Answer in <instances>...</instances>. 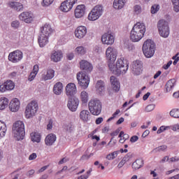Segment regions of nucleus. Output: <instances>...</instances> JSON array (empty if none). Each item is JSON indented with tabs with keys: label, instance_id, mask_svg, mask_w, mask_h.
Here are the masks:
<instances>
[{
	"label": "nucleus",
	"instance_id": "obj_21",
	"mask_svg": "<svg viewBox=\"0 0 179 179\" xmlns=\"http://www.w3.org/2000/svg\"><path fill=\"white\" fill-rule=\"evenodd\" d=\"M172 129V131L179 132V124H173V126H161L158 130L157 131V134H160L162 132H164V131H167L168 129Z\"/></svg>",
	"mask_w": 179,
	"mask_h": 179
},
{
	"label": "nucleus",
	"instance_id": "obj_54",
	"mask_svg": "<svg viewBox=\"0 0 179 179\" xmlns=\"http://www.w3.org/2000/svg\"><path fill=\"white\" fill-rule=\"evenodd\" d=\"M171 64H173V61L171 60L166 64H164L163 66V68L166 70L169 69V68H170V66H171Z\"/></svg>",
	"mask_w": 179,
	"mask_h": 179
},
{
	"label": "nucleus",
	"instance_id": "obj_60",
	"mask_svg": "<svg viewBox=\"0 0 179 179\" xmlns=\"http://www.w3.org/2000/svg\"><path fill=\"white\" fill-rule=\"evenodd\" d=\"M47 127H48V129H52V120H49Z\"/></svg>",
	"mask_w": 179,
	"mask_h": 179
},
{
	"label": "nucleus",
	"instance_id": "obj_6",
	"mask_svg": "<svg viewBox=\"0 0 179 179\" xmlns=\"http://www.w3.org/2000/svg\"><path fill=\"white\" fill-rule=\"evenodd\" d=\"M157 29L161 37L167 38L170 34V29L169 28V22L164 20H159L157 23Z\"/></svg>",
	"mask_w": 179,
	"mask_h": 179
},
{
	"label": "nucleus",
	"instance_id": "obj_32",
	"mask_svg": "<svg viewBox=\"0 0 179 179\" xmlns=\"http://www.w3.org/2000/svg\"><path fill=\"white\" fill-rule=\"evenodd\" d=\"M38 43L40 47H45L48 44V36L41 34L38 38Z\"/></svg>",
	"mask_w": 179,
	"mask_h": 179
},
{
	"label": "nucleus",
	"instance_id": "obj_15",
	"mask_svg": "<svg viewBox=\"0 0 179 179\" xmlns=\"http://www.w3.org/2000/svg\"><path fill=\"white\" fill-rule=\"evenodd\" d=\"M76 85L75 83H70L66 86V94L68 97H75L77 93Z\"/></svg>",
	"mask_w": 179,
	"mask_h": 179
},
{
	"label": "nucleus",
	"instance_id": "obj_16",
	"mask_svg": "<svg viewBox=\"0 0 179 179\" xmlns=\"http://www.w3.org/2000/svg\"><path fill=\"white\" fill-rule=\"evenodd\" d=\"M115 40V38L111 34L106 33L101 36V41L103 44H107V45H111V44H114Z\"/></svg>",
	"mask_w": 179,
	"mask_h": 179
},
{
	"label": "nucleus",
	"instance_id": "obj_20",
	"mask_svg": "<svg viewBox=\"0 0 179 179\" xmlns=\"http://www.w3.org/2000/svg\"><path fill=\"white\" fill-rule=\"evenodd\" d=\"M19 108H20V101L17 99H13L9 103V109L13 113H16V111H19Z\"/></svg>",
	"mask_w": 179,
	"mask_h": 179
},
{
	"label": "nucleus",
	"instance_id": "obj_62",
	"mask_svg": "<svg viewBox=\"0 0 179 179\" xmlns=\"http://www.w3.org/2000/svg\"><path fill=\"white\" fill-rule=\"evenodd\" d=\"M73 53H69L67 55V59H69V61H72V59H73Z\"/></svg>",
	"mask_w": 179,
	"mask_h": 179
},
{
	"label": "nucleus",
	"instance_id": "obj_57",
	"mask_svg": "<svg viewBox=\"0 0 179 179\" xmlns=\"http://www.w3.org/2000/svg\"><path fill=\"white\" fill-rule=\"evenodd\" d=\"M102 122H103V117H98L95 121V124H96V125H100V124H101Z\"/></svg>",
	"mask_w": 179,
	"mask_h": 179
},
{
	"label": "nucleus",
	"instance_id": "obj_46",
	"mask_svg": "<svg viewBox=\"0 0 179 179\" xmlns=\"http://www.w3.org/2000/svg\"><path fill=\"white\" fill-rule=\"evenodd\" d=\"M20 26V22L18 20H14L11 22V27L16 30L17 29H19V27Z\"/></svg>",
	"mask_w": 179,
	"mask_h": 179
},
{
	"label": "nucleus",
	"instance_id": "obj_64",
	"mask_svg": "<svg viewBox=\"0 0 179 179\" xmlns=\"http://www.w3.org/2000/svg\"><path fill=\"white\" fill-rule=\"evenodd\" d=\"M89 175H83L78 178V179H88Z\"/></svg>",
	"mask_w": 179,
	"mask_h": 179
},
{
	"label": "nucleus",
	"instance_id": "obj_1",
	"mask_svg": "<svg viewBox=\"0 0 179 179\" xmlns=\"http://www.w3.org/2000/svg\"><path fill=\"white\" fill-rule=\"evenodd\" d=\"M117 52L115 48L108 47L106 49V55L108 68L114 75L120 76L121 73H127L129 64L124 59H119L116 63H114L115 62V59H117Z\"/></svg>",
	"mask_w": 179,
	"mask_h": 179
},
{
	"label": "nucleus",
	"instance_id": "obj_28",
	"mask_svg": "<svg viewBox=\"0 0 179 179\" xmlns=\"http://www.w3.org/2000/svg\"><path fill=\"white\" fill-rule=\"evenodd\" d=\"M62 58V52L61 51H55L51 55V60L53 62H59Z\"/></svg>",
	"mask_w": 179,
	"mask_h": 179
},
{
	"label": "nucleus",
	"instance_id": "obj_30",
	"mask_svg": "<svg viewBox=\"0 0 179 179\" xmlns=\"http://www.w3.org/2000/svg\"><path fill=\"white\" fill-rule=\"evenodd\" d=\"M110 83L112 85L113 90H115V92H118V90H120V83L118 82L115 76H113L110 77Z\"/></svg>",
	"mask_w": 179,
	"mask_h": 179
},
{
	"label": "nucleus",
	"instance_id": "obj_58",
	"mask_svg": "<svg viewBox=\"0 0 179 179\" xmlns=\"http://www.w3.org/2000/svg\"><path fill=\"white\" fill-rule=\"evenodd\" d=\"M120 134V129H116L115 131H113V132H112L111 134H110V136H117V135H118Z\"/></svg>",
	"mask_w": 179,
	"mask_h": 179
},
{
	"label": "nucleus",
	"instance_id": "obj_2",
	"mask_svg": "<svg viewBox=\"0 0 179 179\" xmlns=\"http://www.w3.org/2000/svg\"><path fill=\"white\" fill-rule=\"evenodd\" d=\"M145 33H146L145 24L137 22L134 25L130 32V39L133 43H138V41H141L143 38Z\"/></svg>",
	"mask_w": 179,
	"mask_h": 179
},
{
	"label": "nucleus",
	"instance_id": "obj_5",
	"mask_svg": "<svg viewBox=\"0 0 179 179\" xmlns=\"http://www.w3.org/2000/svg\"><path fill=\"white\" fill-rule=\"evenodd\" d=\"M89 110L92 115H100L101 113V101L95 99H92L89 103Z\"/></svg>",
	"mask_w": 179,
	"mask_h": 179
},
{
	"label": "nucleus",
	"instance_id": "obj_26",
	"mask_svg": "<svg viewBox=\"0 0 179 179\" xmlns=\"http://www.w3.org/2000/svg\"><path fill=\"white\" fill-rule=\"evenodd\" d=\"M96 89L99 94H104L106 90L104 82H103V80H98L96 85Z\"/></svg>",
	"mask_w": 179,
	"mask_h": 179
},
{
	"label": "nucleus",
	"instance_id": "obj_41",
	"mask_svg": "<svg viewBox=\"0 0 179 179\" xmlns=\"http://www.w3.org/2000/svg\"><path fill=\"white\" fill-rule=\"evenodd\" d=\"M167 150V145H161L153 149L151 153H157V152H164Z\"/></svg>",
	"mask_w": 179,
	"mask_h": 179
},
{
	"label": "nucleus",
	"instance_id": "obj_25",
	"mask_svg": "<svg viewBox=\"0 0 179 179\" xmlns=\"http://www.w3.org/2000/svg\"><path fill=\"white\" fill-rule=\"evenodd\" d=\"M8 6L12 9L17 10V12H20V10H23V4L22 3L17 1H11L8 3Z\"/></svg>",
	"mask_w": 179,
	"mask_h": 179
},
{
	"label": "nucleus",
	"instance_id": "obj_47",
	"mask_svg": "<svg viewBox=\"0 0 179 179\" xmlns=\"http://www.w3.org/2000/svg\"><path fill=\"white\" fill-rule=\"evenodd\" d=\"M120 113V110H117L113 114V116L109 117L108 120H107V122H110V121H112V120H114V118H115V117H117L119 113Z\"/></svg>",
	"mask_w": 179,
	"mask_h": 179
},
{
	"label": "nucleus",
	"instance_id": "obj_36",
	"mask_svg": "<svg viewBox=\"0 0 179 179\" xmlns=\"http://www.w3.org/2000/svg\"><path fill=\"white\" fill-rule=\"evenodd\" d=\"M8 104H9V99L3 97L0 99V110H5Z\"/></svg>",
	"mask_w": 179,
	"mask_h": 179
},
{
	"label": "nucleus",
	"instance_id": "obj_24",
	"mask_svg": "<svg viewBox=\"0 0 179 179\" xmlns=\"http://www.w3.org/2000/svg\"><path fill=\"white\" fill-rule=\"evenodd\" d=\"M55 75V71L53 69H48L46 73L42 74L41 78L42 80H51Z\"/></svg>",
	"mask_w": 179,
	"mask_h": 179
},
{
	"label": "nucleus",
	"instance_id": "obj_31",
	"mask_svg": "<svg viewBox=\"0 0 179 179\" xmlns=\"http://www.w3.org/2000/svg\"><path fill=\"white\" fill-rule=\"evenodd\" d=\"M63 128L67 134H72L75 131V124L73 122L66 123Z\"/></svg>",
	"mask_w": 179,
	"mask_h": 179
},
{
	"label": "nucleus",
	"instance_id": "obj_9",
	"mask_svg": "<svg viewBox=\"0 0 179 179\" xmlns=\"http://www.w3.org/2000/svg\"><path fill=\"white\" fill-rule=\"evenodd\" d=\"M103 6L97 5L96 6L92 11L89 13L88 19L89 20H97L100 16L103 15Z\"/></svg>",
	"mask_w": 179,
	"mask_h": 179
},
{
	"label": "nucleus",
	"instance_id": "obj_27",
	"mask_svg": "<svg viewBox=\"0 0 179 179\" xmlns=\"http://www.w3.org/2000/svg\"><path fill=\"white\" fill-rule=\"evenodd\" d=\"M80 118L84 121V122H87L90 120V112L87 110H82L80 113Z\"/></svg>",
	"mask_w": 179,
	"mask_h": 179
},
{
	"label": "nucleus",
	"instance_id": "obj_12",
	"mask_svg": "<svg viewBox=\"0 0 179 179\" xmlns=\"http://www.w3.org/2000/svg\"><path fill=\"white\" fill-rule=\"evenodd\" d=\"M76 2H78V0H66L63 1L60 6V10L62 12H69Z\"/></svg>",
	"mask_w": 179,
	"mask_h": 179
},
{
	"label": "nucleus",
	"instance_id": "obj_63",
	"mask_svg": "<svg viewBox=\"0 0 179 179\" xmlns=\"http://www.w3.org/2000/svg\"><path fill=\"white\" fill-rule=\"evenodd\" d=\"M33 174H34V170H30L28 171L27 176V177H31V176H33Z\"/></svg>",
	"mask_w": 179,
	"mask_h": 179
},
{
	"label": "nucleus",
	"instance_id": "obj_56",
	"mask_svg": "<svg viewBox=\"0 0 179 179\" xmlns=\"http://www.w3.org/2000/svg\"><path fill=\"white\" fill-rule=\"evenodd\" d=\"M36 157H37V154L34 152L29 155V160H34V159H36Z\"/></svg>",
	"mask_w": 179,
	"mask_h": 179
},
{
	"label": "nucleus",
	"instance_id": "obj_59",
	"mask_svg": "<svg viewBox=\"0 0 179 179\" xmlns=\"http://www.w3.org/2000/svg\"><path fill=\"white\" fill-rule=\"evenodd\" d=\"M173 10L174 12H179V4H173Z\"/></svg>",
	"mask_w": 179,
	"mask_h": 179
},
{
	"label": "nucleus",
	"instance_id": "obj_3",
	"mask_svg": "<svg viewBox=\"0 0 179 179\" xmlns=\"http://www.w3.org/2000/svg\"><path fill=\"white\" fill-rule=\"evenodd\" d=\"M13 134H14V137L16 138L17 141L24 139V136L26 135L24 123L20 120L15 122L13 125Z\"/></svg>",
	"mask_w": 179,
	"mask_h": 179
},
{
	"label": "nucleus",
	"instance_id": "obj_48",
	"mask_svg": "<svg viewBox=\"0 0 179 179\" xmlns=\"http://www.w3.org/2000/svg\"><path fill=\"white\" fill-rule=\"evenodd\" d=\"M134 12H135V13H136V15H139V13H141V12H142V7H141V6H139V5L134 6Z\"/></svg>",
	"mask_w": 179,
	"mask_h": 179
},
{
	"label": "nucleus",
	"instance_id": "obj_22",
	"mask_svg": "<svg viewBox=\"0 0 179 179\" xmlns=\"http://www.w3.org/2000/svg\"><path fill=\"white\" fill-rule=\"evenodd\" d=\"M41 31L43 36L45 37H50V35L52 33V28L49 24H45L43 27L41 28Z\"/></svg>",
	"mask_w": 179,
	"mask_h": 179
},
{
	"label": "nucleus",
	"instance_id": "obj_29",
	"mask_svg": "<svg viewBox=\"0 0 179 179\" xmlns=\"http://www.w3.org/2000/svg\"><path fill=\"white\" fill-rule=\"evenodd\" d=\"M63 89H64V85L62 84L61 82H59L54 85L53 92L55 94H57V96H59V94L62 93Z\"/></svg>",
	"mask_w": 179,
	"mask_h": 179
},
{
	"label": "nucleus",
	"instance_id": "obj_40",
	"mask_svg": "<svg viewBox=\"0 0 179 179\" xmlns=\"http://www.w3.org/2000/svg\"><path fill=\"white\" fill-rule=\"evenodd\" d=\"M7 90H13L15 89V83L12 80H7L4 83Z\"/></svg>",
	"mask_w": 179,
	"mask_h": 179
},
{
	"label": "nucleus",
	"instance_id": "obj_23",
	"mask_svg": "<svg viewBox=\"0 0 179 179\" xmlns=\"http://www.w3.org/2000/svg\"><path fill=\"white\" fill-rule=\"evenodd\" d=\"M57 141V136L54 134H48L45 139V143L47 146H52Z\"/></svg>",
	"mask_w": 179,
	"mask_h": 179
},
{
	"label": "nucleus",
	"instance_id": "obj_7",
	"mask_svg": "<svg viewBox=\"0 0 179 179\" xmlns=\"http://www.w3.org/2000/svg\"><path fill=\"white\" fill-rule=\"evenodd\" d=\"M37 110H38V104L37 102L36 101H31L26 107V118H31V117H34L36 113H37Z\"/></svg>",
	"mask_w": 179,
	"mask_h": 179
},
{
	"label": "nucleus",
	"instance_id": "obj_53",
	"mask_svg": "<svg viewBox=\"0 0 179 179\" xmlns=\"http://www.w3.org/2000/svg\"><path fill=\"white\" fill-rule=\"evenodd\" d=\"M36 75H37V74H36V73L31 72V73H30L29 78H28V80H29L30 82H31V80H34V78H36Z\"/></svg>",
	"mask_w": 179,
	"mask_h": 179
},
{
	"label": "nucleus",
	"instance_id": "obj_19",
	"mask_svg": "<svg viewBox=\"0 0 179 179\" xmlns=\"http://www.w3.org/2000/svg\"><path fill=\"white\" fill-rule=\"evenodd\" d=\"M85 10L86 6L85 5H78L75 9V17L77 19H80V17H83Z\"/></svg>",
	"mask_w": 179,
	"mask_h": 179
},
{
	"label": "nucleus",
	"instance_id": "obj_4",
	"mask_svg": "<svg viewBox=\"0 0 179 179\" xmlns=\"http://www.w3.org/2000/svg\"><path fill=\"white\" fill-rule=\"evenodd\" d=\"M142 50L146 58H152L156 51V45L153 41L148 39L144 42Z\"/></svg>",
	"mask_w": 179,
	"mask_h": 179
},
{
	"label": "nucleus",
	"instance_id": "obj_49",
	"mask_svg": "<svg viewBox=\"0 0 179 179\" xmlns=\"http://www.w3.org/2000/svg\"><path fill=\"white\" fill-rule=\"evenodd\" d=\"M153 110H155V104H150L145 108V111L147 113H150V111H153Z\"/></svg>",
	"mask_w": 179,
	"mask_h": 179
},
{
	"label": "nucleus",
	"instance_id": "obj_52",
	"mask_svg": "<svg viewBox=\"0 0 179 179\" xmlns=\"http://www.w3.org/2000/svg\"><path fill=\"white\" fill-rule=\"evenodd\" d=\"M138 139H139L138 136H133L130 138V142H131V143H135V142H137Z\"/></svg>",
	"mask_w": 179,
	"mask_h": 179
},
{
	"label": "nucleus",
	"instance_id": "obj_11",
	"mask_svg": "<svg viewBox=\"0 0 179 179\" xmlns=\"http://www.w3.org/2000/svg\"><path fill=\"white\" fill-rule=\"evenodd\" d=\"M78 106L79 99L76 98V96H71L69 98L67 107L70 111H76V110H78Z\"/></svg>",
	"mask_w": 179,
	"mask_h": 179
},
{
	"label": "nucleus",
	"instance_id": "obj_13",
	"mask_svg": "<svg viewBox=\"0 0 179 179\" xmlns=\"http://www.w3.org/2000/svg\"><path fill=\"white\" fill-rule=\"evenodd\" d=\"M80 68L83 71L80 73H87V75H89V73L93 71V66L86 60H82L80 62Z\"/></svg>",
	"mask_w": 179,
	"mask_h": 179
},
{
	"label": "nucleus",
	"instance_id": "obj_51",
	"mask_svg": "<svg viewBox=\"0 0 179 179\" xmlns=\"http://www.w3.org/2000/svg\"><path fill=\"white\" fill-rule=\"evenodd\" d=\"M8 90L6 88V85H5V83L0 85V92L1 93H3L4 92H6Z\"/></svg>",
	"mask_w": 179,
	"mask_h": 179
},
{
	"label": "nucleus",
	"instance_id": "obj_43",
	"mask_svg": "<svg viewBox=\"0 0 179 179\" xmlns=\"http://www.w3.org/2000/svg\"><path fill=\"white\" fill-rule=\"evenodd\" d=\"M169 114L173 118H179V109H173L170 111Z\"/></svg>",
	"mask_w": 179,
	"mask_h": 179
},
{
	"label": "nucleus",
	"instance_id": "obj_42",
	"mask_svg": "<svg viewBox=\"0 0 179 179\" xmlns=\"http://www.w3.org/2000/svg\"><path fill=\"white\" fill-rule=\"evenodd\" d=\"M76 51L80 55H85L86 54V48L83 46H78L76 48Z\"/></svg>",
	"mask_w": 179,
	"mask_h": 179
},
{
	"label": "nucleus",
	"instance_id": "obj_8",
	"mask_svg": "<svg viewBox=\"0 0 179 179\" xmlns=\"http://www.w3.org/2000/svg\"><path fill=\"white\" fill-rule=\"evenodd\" d=\"M77 80L78 85L83 87V89H87L89 87V83H90V78L89 74L86 73H78Z\"/></svg>",
	"mask_w": 179,
	"mask_h": 179
},
{
	"label": "nucleus",
	"instance_id": "obj_14",
	"mask_svg": "<svg viewBox=\"0 0 179 179\" xmlns=\"http://www.w3.org/2000/svg\"><path fill=\"white\" fill-rule=\"evenodd\" d=\"M143 66H142V62L136 60L131 65V71L134 75H141L142 73Z\"/></svg>",
	"mask_w": 179,
	"mask_h": 179
},
{
	"label": "nucleus",
	"instance_id": "obj_10",
	"mask_svg": "<svg viewBox=\"0 0 179 179\" xmlns=\"http://www.w3.org/2000/svg\"><path fill=\"white\" fill-rule=\"evenodd\" d=\"M23 58V52L20 50H15L10 52L8 55V60L13 64H16V62H19V61H22Z\"/></svg>",
	"mask_w": 179,
	"mask_h": 179
},
{
	"label": "nucleus",
	"instance_id": "obj_44",
	"mask_svg": "<svg viewBox=\"0 0 179 179\" xmlns=\"http://www.w3.org/2000/svg\"><path fill=\"white\" fill-rule=\"evenodd\" d=\"M31 141H33L34 142H37L38 143V142L41 141V138H40V136L36 133L31 134Z\"/></svg>",
	"mask_w": 179,
	"mask_h": 179
},
{
	"label": "nucleus",
	"instance_id": "obj_34",
	"mask_svg": "<svg viewBox=\"0 0 179 179\" xmlns=\"http://www.w3.org/2000/svg\"><path fill=\"white\" fill-rule=\"evenodd\" d=\"M174 86H176V79L169 80L165 85L166 91L167 92H171V90L173 87H174Z\"/></svg>",
	"mask_w": 179,
	"mask_h": 179
},
{
	"label": "nucleus",
	"instance_id": "obj_37",
	"mask_svg": "<svg viewBox=\"0 0 179 179\" xmlns=\"http://www.w3.org/2000/svg\"><path fill=\"white\" fill-rule=\"evenodd\" d=\"M6 124L0 120V138H3L6 134Z\"/></svg>",
	"mask_w": 179,
	"mask_h": 179
},
{
	"label": "nucleus",
	"instance_id": "obj_55",
	"mask_svg": "<svg viewBox=\"0 0 179 179\" xmlns=\"http://www.w3.org/2000/svg\"><path fill=\"white\" fill-rule=\"evenodd\" d=\"M32 73H35L36 75L38 73V65L36 64L34 66Z\"/></svg>",
	"mask_w": 179,
	"mask_h": 179
},
{
	"label": "nucleus",
	"instance_id": "obj_35",
	"mask_svg": "<svg viewBox=\"0 0 179 179\" xmlns=\"http://www.w3.org/2000/svg\"><path fill=\"white\" fill-rule=\"evenodd\" d=\"M141 167H143V159H136L132 164V168L134 170H139Z\"/></svg>",
	"mask_w": 179,
	"mask_h": 179
},
{
	"label": "nucleus",
	"instance_id": "obj_61",
	"mask_svg": "<svg viewBox=\"0 0 179 179\" xmlns=\"http://www.w3.org/2000/svg\"><path fill=\"white\" fill-rule=\"evenodd\" d=\"M149 134H150V131L149 130H145L142 134V138H146Z\"/></svg>",
	"mask_w": 179,
	"mask_h": 179
},
{
	"label": "nucleus",
	"instance_id": "obj_38",
	"mask_svg": "<svg viewBox=\"0 0 179 179\" xmlns=\"http://www.w3.org/2000/svg\"><path fill=\"white\" fill-rule=\"evenodd\" d=\"M80 99L83 103H87L89 101V95L86 91H83L80 93Z\"/></svg>",
	"mask_w": 179,
	"mask_h": 179
},
{
	"label": "nucleus",
	"instance_id": "obj_45",
	"mask_svg": "<svg viewBox=\"0 0 179 179\" xmlns=\"http://www.w3.org/2000/svg\"><path fill=\"white\" fill-rule=\"evenodd\" d=\"M159 9H160V6L157 4H155L151 7V13L152 15H155V13H157V12H159Z\"/></svg>",
	"mask_w": 179,
	"mask_h": 179
},
{
	"label": "nucleus",
	"instance_id": "obj_18",
	"mask_svg": "<svg viewBox=\"0 0 179 179\" xmlns=\"http://www.w3.org/2000/svg\"><path fill=\"white\" fill-rule=\"evenodd\" d=\"M86 34H87V28L85 26H80L75 31V36L77 38H83Z\"/></svg>",
	"mask_w": 179,
	"mask_h": 179
},
{
	"label": "nucleus",
	"instance_id": "obj_17",
	"mask_svg": "<svg viewBox=\"0 0 179 179\" xmlns=\"http://www.w3.org/2000/svg\"><path fill=\"white\" fill-rule=\"evenodd\" d=\"M19 19L25 23H31V22H33V19H34V17L33 16L32 13L24 11L19 15Z\"/></svg>",
	"mask_w": 179,
	"mask_h": 179
},
{
	"label": "nucleus",
	"instance_id": "obj_50",
	"mask_svg": "<svg viewBox=\"0 0 179 179\" xmlns=\"http://www.w3.org/2000/svg\"><path fill=\"white\" fill-rule=\"evenodd\" d=\"M54 2V0H43V6H50Z\"/></svg>",
	"mask_w": 179,
	"mask_h": 179
},
{
	"label": "nucleus",
	"instance_id": "obj_33",
	"mask_svg": "<svg viewBox=\"0 0 179 179\" xmlns=\"http://www.w3.org/2000/svg\"><path fill=\"white\" fill-rule=\"evenodd\" d=\"M125 5V0H114L113 8L115 9H122Z\"/></svg>",
	"mask_w": 179,
	"mask_h": 179
},
{
	"label": "nucleus",
	"instance_id": "obj_39",
	"mask_svg": "<svg viewBox=\"0 0 179 179\" xmlns=\"http://www.w3.org/2000/svg\"><path fill=\"white\" fill-rule=\"evenodd\" d=\"M129 161V155H126L123 159H122V161L118 164L117 167L118 169H121L124 164H125L127 163V162Z\"/></svg>",
	"mask_w": 179,
	"mask_h": 179
}]
</instances>
